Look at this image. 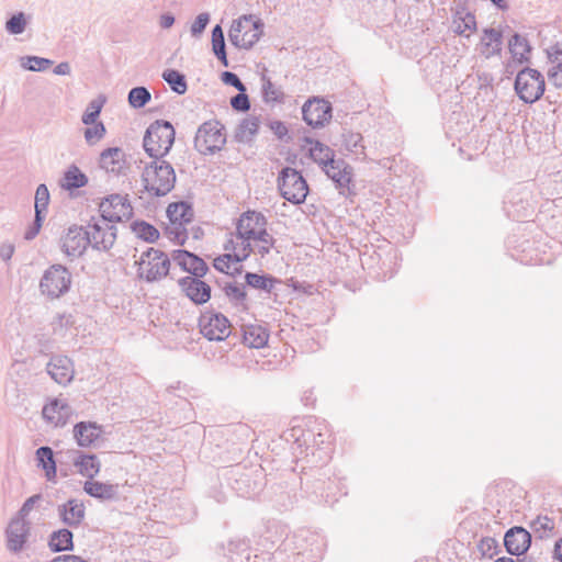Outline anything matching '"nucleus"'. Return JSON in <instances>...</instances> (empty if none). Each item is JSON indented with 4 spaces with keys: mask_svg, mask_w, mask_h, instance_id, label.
<instances>
[{
    "mask_svg": "<svg viewBox=\"0 0 562 562\" xmlns=\"http://www.w3.org/2000/svg\"><path fill=\"white\" fill-rule=\"evenodd\" d=\"M151 159L140 175L144 189L153 196H165L175 188V169L165 158Z\"/></svg>",
    "mask_w": 562,
    "mask_h": 562,
    "instance_id": "nucleus-1",
    "label": "nucleus"
},
{
    "mask_svg": "<svg viewBox=\"0 0 562 562\" xmlns=\"http://www.w3.org/2000/svg\"><path fill=\"white\" fill-rule=\"evenodd\" d=\"M175 136L176 132L170 122L157 120L145 132L144 150L150 158H165L175 143Z\"/></svg>",
    "mask_w": 562,
    "mask_h": 562,
    "instance_id": "nucleus-2",
    "label": "nucleus"
},
{
    "mask_svg": "<svg viewBox=\"0 0 562 562\" xmlns=\"http://www.w3.org/2000/svg\"><path fill=\"white\" fill-rule=\"evenodd\" d=\"M263 22L254 14H245L234 20L228 32L229 42L243 49H250L263 33Z\"/></svg>",
    "mask_w": 562,
    "mask_h": 562,
    "instance_id": "nucleus-3",
    "label": "nucleus"
},
{
    "mask_svg": "<svg viewBox=\"0 0 562 562\" xmlns=\"http://www.w3.org/2000/svg\"><path fill=\"white\" fill-rule=\"evenodd\" d=\"M137 277L148 283L158 282L166 278L170 270V259L166 252L153 247L143 251L135 261Z\"/></svg>",
    "mask_w": 562,
    "mask_h": 562,
    "instance_id": "nucleus-4",
    "label": "nucleus"
},
{
    "mask_svg": "<svg viewBox=\"0 0 562 562\" xmlns=\"http://www.w3.org/2000/svg\"><path fill=\"white\" fill-rule=\"evenodd\" d=\"M514 88L520 100L531 104L543 95L546 82L540 71L527 67L517 74Z\"/></svg>",
    "mask_w": 562,
    "mask_h": 562,
    "instance_id": "nucleus-5",
    "label": "nucleus"
},
{
    "mask_svg": "<svg viewBox=\"0 0 562 562\" xmlns=\"http://www.w3.org/2000/svg\"><path fill=\"white\" fill-rule=\"evenodd\" d=\"M226 143L224 126L218 121L204 122L196 131L194 148L202 155L220 151Z\"/></svg>",
    "mask_w": 562,
    "mask_h": 562,
    "instance_id": "nucleus-6",
    "label": "nucleus"
},
{
    "mask_svg": "<svg viewBox=\"0 0 562 562\" xmlns=\"http://www.w3.org/2000/svg\"><path fill=\"white\" fill-rule=\"evenodd\" d=\"M278 189L281 195L293 204H301L308 193V186L300 171L284 167L278 177Z\"/></svg>",
    "mask_w": 562,
    "mask_h": 562,
    "instance_id": "nucleus-7",
    "label": "nucleus"
},
{
    "mask_svg": "<svg viewBox=\"0 0 562 562\" xmlns=\"http://www.w3.org/2000/svg\"><path fill=\"white\" fill-rule=\"evenodd\" d=\"M71 285V273L63 265H52L45 270L41 281L40 291L48 299H58L66 294Z\"/></svg>",
    "mask_w": 562,
    "mask_h": 562,
    "instance_id": "nucleus-8",
    "label": "nucleus"
},
{
    "mask_svg": "<svg viewBox=\"0 0 562 562\" xmlns=\"http://www.w3.org/2000/svg\"><path fill=\"white\" fill-rule=\"evenodd\" d=\"M90 246L97 250H109L116 239V227L101 214L91 217L86 227Z\"/></svg>",
    "mask_w": 562,
    "mask_h": 562,
    "instance_id": "nucleus-9",
    "label": "nucleus"
},
{
    "mask_svg": "<svg viewBox=\"0 0 562 562\" xmlns=\"http://www.w3.org/2000/svg\"><path fill=\"white\" fill-rule=\"evenodd\" d=\"M31 522L22 516L13 517L5 530V548L12 554H18L26 549L31 536Z\"/></svg>",
    "mask_w": 562,
    "mask_h": 562,
    "instance_id": "nucleus-10",
    "label": "nucleus"
},
{
    "mask_svg": "<svg viewBox=\"0 0 562 562\" xmlns=\"http://www.w3.org/2000/svg\"><path fill=\"white\" fill-rule=\"evenodd\" d=\"M201 334L211 341L225 340L231 334V324L225 315L204 312L199 318Z\"/></svg>",
    "mask_w": 562,
    "mask_h": 562,
    "instance_id": "nucleus-11",
    "label": "nucleus"
},
{
    "mask_svg": "<svg viewBox=\"0 0 562 562\" xmlns=\"http://www.w3.org/2000/svg\"><path fill=\"white\" fill-rule=\"evenodd\" d=\"M100 214L112 224L127 221L133 215V207L127 195L111 194L99 205Z\"/></svg>",
    "mask_w": 562,
    "mask_h": 562,
    "instance_id": "nucleus-12",
    "label": "nucleus"
},
{
    "mask_svg": "<svg viewBox=\"0 0 562 562\" xmlns=\"http://www.w3.org/2000/svg\"><path fill=\"white\" fill-rule=\"evenodd\" d=\"M267 226V217L257 211L244 212L236 223L237 231L241 232L243 235L251 243L256 241L263 233L268 231Z\"/></svg>",
    "mask_w": 562,
    "mask_h": 562,
    "instance_id": "nucleus-13",
    "label": "nucleus"
},
{
    "mask_svg": "<svg viewBox=\"0 0 562 562\" xmlns=\"http://www.w3.org/2000/svg\"><path fill=\"white\" fill-rule=\"evenodd\" d=\"M302 114L307 125L323 127L331 119V105L323 99L314 98L304 103Z\"/></svg>",
    "mask_w": 562,
    "mask_h": 562,
    "instance_id": "nucleus-14",
    "label": "nucleus"
},
{
    "mask_svg": "<svg viewBox=\"0 0 562 562\" xmlns=\"http://www.w3.org/2000/svg\"><path fill=\"white\" fill-rule=\"evenodd\" d=\"M90 246L86 228L81 226H71L61 238V249L69 257L81 256L87 247Z\"/></svg>",
    "mask_w": 562,
    "mask_h": 562,
    "instance_id": "nucleus-15",
    "label": "nucleus"
},
{
    "mask_svg": "<svg viewBox=\"0 0 562 562\" xmlns=\"http://www.w3.org/2000/svg\"><path fill=\"white\" fill-rule=\"evenodd\" d=\"M202 277H184L178 284L182 292L195 304L201 305L211 299V286L201 280Z\"/></svg>",
    "mask_w": 562,
    "mask_h": 562,
    "instance_id": "nucleus-16",
    "label": "nucleus"
},
{
    "mask_svg": "<svg viewBox=\"0 0 562 562\" xmlns=\"http://www.w3.org/2000/svg\"><path fill=\"white\" fill-rule=\"evenodd\" d=\"M99 166L108 173L125 175L128 169L126 154L120 147H110L100 154Z\"/></svg>",
    "mask_w": 562,
    "mask_h": 562,
    "instance_id": "nucleus-17",
    "label": "nucleus"
},
{
    "mask_svg": "<svg viewBox=\"0 0 562 562\" xmlns=\"http://www.w3.org/2000/svg\"><path fill=\"white\" fill-rule=\"evenodd\" d=\"M531 544V535L522 527H513L505 532L504 546L510 555L520 557Z\"/></svg>",
    "mask_w": 562,
    "mask_h": 562,
    "instance_id": "nucleus-18",
    "label": "nucleus"
},
{
    "mask_svg": "<svg viewBox=\"0 0 562 562\" xmlns=\"http://www.w3.org/2000/svg\"><path fill=\"white\" fill-rule=\"evenodd\" d=\"M223 249L233 256L234 263H240L252 252V243L248 240L241 232L236 229L235 233L228 234Z\"/></svg>",
    "mask_w": 562,
    "mask_h": 562,
    "instance_id": "nucleus-19",
    "label": "nucleus"
},
{
    "mask_svg": "<svg viewBox=\"0 0 562 562\" xmlns=\"http://www.w3.org/2000/svg\"><path fill=\"white\" fill-rule=\"evenodd\" d=\"M173 261L183 270L189 272L190 277H204L209 271L205 261L199 256L182 249L172 252Z\"/></svg>",
    "mask_w": 562,
    "mask_h": 562,
    "instance_id": "nucleus-20",
    "label": "nucleus"
},
{
    "mask_svg": "<svg viewBox=\"0 0 562 562\" xmlns=\"http://www.w3.org/2000/svg\"><path fill=\"white\" fill-rule=\"evenodd\" d=\"M47 373L60 385H67L74 379L72 361L66 356H56L47 363Z\"/></svg>",
    "mask_w": 562,
    "mask_h": 562,
    "instance_id": "nucleus-21",
    "label": "nucleus"
},
{
    "mask_svg": "<svg viewBox=\"0 0 562 562\" xmlns=\"http://www.w3.org/2000/svg\"><path fill=\"white\" fill-rule=\"evenodd\" d=\"M323 171L335 182L340 193L349 188L352 179V168L344 159H335Z\"/></svg>",
    "mask_w": 562,
    "mask_h": 562,
    "instance_id": "nucleus-22",
    "label": "nucleus"
},
{
    "mask_svg": "<svg viewBox=\"0 0 562 562\" xmlns=\"http://www.w3.org/2000/svg\"><path fill=\"white\" fill-rule=\"evenodd\" d=\"M57 513L60 520L68 527H78L85 518L86 508L81 501L71 498L58 505Z\"/></svg>",
    "mask_w": 562,
    "mask_h": 562,
    "instance_id": "nucleus-23",
    "label": "nucleus"
},
{
    "mask_svg": "<svg viewBox=\"0 0 562 562\" xmlns=\"http://www.w3.org/2000/svg\"><path fill=\"white\" fill-rule=\"evenodd\" d=\"M74 435L79 446L89 447L101 435V429L95 423L80 422L74 427Z\"/></svg>",
    "mask_w": 562,
    "mask_h": 562,
    "instance_id": "nucleus-24",
    "label": "nucleus"
},
{
    "mask_svg": "<svg viewBox=\"0 0 562 562\" xmlns=\"http://www.w3.org/2000/svg\"><path fill=\"white\" fill-rule=\"evenodd\" d=\"M306 143L311 145L310 157L322 170L335 160V151L329 146L311 138H306Z\"/></svg>",
    "mask_w": 562,
    "mask_h": 562,
    "instance_id": "nucleus-25",
    "label": "nucleus"
},
{
    "mask_svg": "<svg viewBox=\"0 0 562 562\" xmlns=\"http://www.w3.org/2000/svg\"><path fill=\"white\" fill-rule=\"evenodd\" d=\"M71 408L63 398H55L43 408V415L55 425L65 424V418L70 414Z\"/></svg>",
    "mask_w": 562,
    "mask_h": 562,
    "instance_id": "nucleus-26",
    "label": "nucleus"
},
{
    "mask_svg": "<svg viewBox=\"0 0 562 562\" xmlns=\"http://www.w3.org/2000/svg\"><path fill=\"white\" fill-rule=\"evenodd\" d=\"M85 492L99 499H113L117 494V485L88 480L83 485Z\"/></svg>",
    "mask_w": 562,
    "mask_h": 562,
    "instance_id": "nucleus-27",
    "label": "nucleus"
},
{
    "mask_svg": "<svg viewBox=\"0 0 562 562\" xmlns=\"http://www.w3.org/2000/svg\"><path fill=\"white\" fill-rule=\"evenodd\" d=\"M87 184L88 177L76 165L69 166L60 180V187L70 192Z\"/></svg>",
    "mask_w": 562,
    "mask_h": 562,
    "instance_id": "nucleus-28",
    "label": "nucleus"
},
{
    "mask_svg": "<svg viewBox=\"0 0 562 562\" xmlns=\"http://www.w3.org/2000/svg\"><path fill=\"white\" fill-rule=\"evenodd\" d=\"M269 333L260 325H249L244 329V342L250 348H262L267 345Z\"/></svg>",
    "mask_w": 562,
    "mask_h": 562,
    "instance_id": "nucleus-29",
    "label": "nucleus"
},
{
    "mask_svg": "<svg viewBox=\"0 0 562 562\" xmlns=\"http://www.w3.org/2000/svg\"><path fill=\"white\" fill-rule=\"evenodd\" d=\"M259 117L250 115L244 119L236 128L235 138L240 143H250L259 131Z\"/></svg>",
    "mask_w": 562,
    "mask_h": 562,
    "instance_id": "nucleus-30",
    "label": "nucleus"
},
{
    "mask_svg": "<svg viewBox=\"0 0 562 562\" xmlns=\"http://www.w3.org/2000/svg\"><path fill=\"white\" fill-rule=\"evenodd\" d=\"M75 465L78 472L87 476L89 480L93 479L100 471L101 463L94 454H80L75 460Z\"/></svg>",
    "mask_w": 562,
    "mask_h": 562,
    "instance_id": "nucleus-31",
    "label": "nucleus"
},
{
    "mask_svg": "<svg viewBox=\"0 0 562 562\" xmlns=\"http://www.w3.org/2000/svg\"><path fill=\"white\" fill-rule=\"evenodd\" d=\"M72 538V532L63 528L50 535L48 546L53 552L69 551L74 548Z\"/></svg>",
    "mask_w": 562,
    "mask_h": 562,
    "instance_id": "nucleus-32",
    "label": "nucleus"
},
{
    "mask_svg": "<svg viewBox=\"0 0 562 562\" xmlns=\"http://www.w3.org/2000/svg\"><path fill=\"white\" fill-rule=\"evenodd\" d=\"M341 145L347 151L366 159V147L363 145V137L360 133L346 131L341 134Z\"/></svg>",
    "mask_w": 562,
    "mask_h": 562,
    "instance_id": "nucleus-33",
    "label": "nucleus"
},
{
    "mask_svg": "<svg viewBox=\"0 0 562 562\" xmlns=\"http://www.w3.org/2000/svg\"><path fill=\"white\" fill-rule=\"evenodd\" d=\"M37 465L45 471L47 480H52L56 476V462L54 459V452L49 447H41L36 450Z\"/></svg>",
    "mask_w": 562,
    "mask_h": 562,
    "instance_id": "nucleus-34",
    "label": "nucleus"
},
{
    "mask_svg": "<svg viewBox=\"0 0 562 562\" xmlns=\"http://www.w3.org/2000/svg\"><path fill=\"white\" fill-rule=\"evenodd\" d=\"M212 50L218 60L223 64V66L227 67L228 60L226 55L224 32L218 24L215 25L212 30Z\"/></svg>",
    "mask_w": 562,
    "mask_h": 562,
    "instance_id": "nucleus-35",
    "label": "nucleus"
},
{
    "mask_svg": "<svg viewBox=\"0 0 562 562\" xmlns=\"http://www.w3.org/2000/svg\"><path fill=\"white\" fill-rule=\"evenodd\" d=\"M167 216L169 222H180L181 224H188L192 218V210L184 202L171 203L167 207Z\"/></svg>",
    "mask_w": 562,
    "mask_h": 562,
    "instance_id": "nucleus-36",
    "label": "nucleus"
},
{
    "mask_svg": "<svg viewBox=\"0 0 562 562\" xmlns=\"http://www.w3.org/2000/svg\"><path fill=\"white\" fill-rule=\"evenodd\" d=\"M133 233L136 237L147 241L154 243L159 238V231L151 224L145 221H136L131 225Z\"/></svg>",
    "mask_w": 562,
    "mask_h": 562,
    "instance_id": "nucleus-37",
    "label": "nucleus"
},
{
    "mask_svg": "<svg viewBox=\"0 0 562 562\" xmlns=\"http://www.w3.org/2000/svg\"><path fill=\"white\" fill-rule=\"evenodd\" d=\"M486 50L484 54L490 57L493 55H497L502 49V33L496 31L495 29H485L484 36L482 38Z\"/></svg>",
    "mask_w": 562,
    "mask_h": 562,
    "instance_id": "nucleus-38",
    "label": "nucleus"
},
{
    "mask_svg": "<svg viewBox=\"0 0 562 562\" xmlns=\"http://www.w3.org/2000/svg\"><path fill=\"white\" fill-rule=\"evenodd\" d=\"M162 79L170 86L171 90L178 94H184L188 85L184 75L175 69H166L162 72Z\"/></svg>",
    "mask_w": 562,
    "mask_h": 562,
    "instance_id": "nucleus-39",
    "label": "nucleus"
},
{
    "mask_svg": "<svg viewBox=\"0 0 562 562\" xmlns=\"http://www.w3.org/2000/svg\"><path fill=\"white\" fill-rule=\"evenodd\" d=\"M508 46L514 59L519 61L527 60L526 55L530 52V46L525 37L515 33L509 40Z\"/></svg>",
    "mask_w": 562,
    "mask_h": 562,
    "instance_id": "nucleus-40",
    "label": "nucleus"
},
{
    "mask_svg": "<svg viewBox=\"0 0 562 562\" xmlns=\"http://www.w3.org/2000/svg\"><path fill=\"white\" fill-rule=\"evenodd\" d=\"M261 82L262 98L266 103L282 102L284 97L282 90L276 87L266 75L261 76Z\"/></svg>",
    "mask_w": 562,
    "mask_h": 562,
    "instance_id": "nucleus-41",
    "label": "nucleus"
},
{
    "mask_svg": "<svg viewBox=\"0 0 562 562\" xmlns=\"http://www.w3.org/2000/svg\"><path fill=\"white\" fill-rule=\"evenodd\" d=\"M105 103V98L100 95L99 98L89 102L85 113L82 114L81 121L85 125L94 124L101 113V110Z\"/></svg>",
    "mask_w": 562,
    "mask_h": 562,
    "instance_id": "nucleus-42",
    "label": "nucleus"
},
{
    "mask_svg": "<svg viewBox=\"0 0 562 562\" xmlns=\"http://www.w3.org/2000/svg\"><path fill=\"white\" fill-rule=\"evenodd\" d=\"M276 243V238L267 231L256 241H252V252L263 258L274 248Z\"/></svg>",
    "mask_w": 562,
    "mask_h": 562,
    "instance_id": "nucleus-43",
    "label": "nucleus"
},
{
    "mask_svg": "<svg viewBox=\"0 0 562 562\" xmlns=\"http://www.w3.org/2000/svg\"><path fill=\"white\" fill-rule=\"evenodd\" d=\"M184 225L186 224H181L180 222H169V224L165 227V235L169 240L179 245H183L188 238Z\"/></svg>",
    "mask_w": 562,
    "mask_h": 562,
    "instance_id": "nucleus-44",
    "label": "nucleus"
},
{
    "mask_svg": "<svg viewBox=\"0 0 562 562\" xmlns=\"http://www.w3.org/2000/svg\"><path fill=\"white\" fill-rule=\"evenodd\" d=\"M49 191L46 184L42 183L37 187L35 192V215L46 216L47 206L49 204Z\"/></svg>",
    "mask_w": 562,
    "mask_h": 562,
    "instance_id": "nucleus-45",
    "label": "nucleus"
},
{
    "mask_svg": "<svg viewBox=\"0 0 562 562\" xmlns=\"http://www.w3.org/2000/svg\"><path fill=\"white\" fill-rule=\"evenodd\" d=\"M127 99L132 108L140 109L150 101V92L145 87H135L130 90Z\"/></svg>",
    "mask_w": 562,
    "mask_h": 562,
    "instance_id": "nucleus-46",
    "label": "nucleus"
},
{
    "mask_svg": "<svg viewBox=\"0 0 562 562\" xmlns=\"http://www.w3.org/2000/svg\"><path fill=\"white\" fill-rule=\"evenodd\" d=\"M245 278L249 286L254 289L265 290L267 292H270L274 284V280L272 278L252 272H247Z\"/></svg>",
    "mask_w": 562,
    "mask_h": 562,
    "instance_id": "nucleus-47",
    "label": "nucleus"
},
{
    "mask_svg": "<svg viewBox=\"0 0 562 562\" xmlns=\"http://www.w3.org/2000/svg\"><path fill=\"white\" fill-rule=\"evenodd\" d=\"M26 18L23 12L13 14L5 23V30L12 34H22L26 27Z\"/></svg>",
    "mask_w": 562,
    "mask_h": 562,
    "instance_id": "nucleus-48",
    "label": "nucleus"
},
{
    "mask_svg": "<svg viewBox=\"0 0 562 562\" xmlns=\"http://www.w3.org/2000/svg\"><path fill=\"white\" fill-rule=\"evenodd\" d=\"M106 133L102 122H95L85 130V139L89 145H94L101 140Z\"/></svg>",
    "mask_w": 562,
    "mask_h": 562,
    "instance_id": "nucleus-49",
    "label": "nucleus"
},
{
    "mask_svg": "<svg viewBox=\"0 0 562 562\" xmlns=\"http://www.w3.org/2000/svg\"><path fill=\"white\" fill-rule=\"evenodd\" d=\"M530 527L539 535L540 538H542L554 529V521L548 516H538L531 521Z\"/></svg>",
    "mask_w": 562,
    "mask_h": 562,
    "instance_id": "nucleus-50",
    "label": "nucleus"
},
{
    "mask_svg": "<svg viewBox=\"0 0 562 562\" xmlns=\"http://www.w3.org/2000/svg\"><path fill=\"white\" fill-rule=\"evenodd\" d=\"M53 61L47 58L37 56H27L22 59V67L31 71H43L46 70Z\"/></svg>",
    "mask_w": 562,
    "mask_h": 562,
    "instance_id": "nucleus-51",
    "label": "nucleus"
},
{
    "mask_svg": "<svg viewBox=\"0 0 562 562\" xmlns=\"http://www.w3.org/2000/svg\"><path fill=\"white\" fill-rule=\"evenodd\" d=\"M477 549L482 557L492 559L499 552V546L496 539L484 537L477 544Z\"/></svg>",
    "mask_w": 562,
    "mask_h": 562,
    "instance_id": "nucleus-52",
    "label": "nucleus"
},
{
    "mask_svg": "<svg viewBox=\"0 0 562 562\" xmlns=\"http://www.w3.org/2000/svg\"><path fill=\"white\" fill-rule=\"evenodd\" d=\"M237 265L238 263H234V258L228 251H225L224 255L218 256L213 261L214 268L217 271L224 272V273H231V270L237 271L238 270Z\"/></svg>",
    "mask_w": 562,
    "mask_h": 562,
    "instance_id": "nucleus-53",
    "label": "nucleus"
},
{
    "mask_svg": "<svg viewBox=\"0 0 562 562\" xmlns=\"http://www.w3.org/2000/svg\"><path fill=\"white\" fill-rule=\"evenodd\" d=\"M456 32L464 34L465 32H473L476 29L475 15L471 12H465L459 20L454 21Z\"/></svg>",
    "mask_w": 562,
    "mask_h": 562,
    "instance_id": "nucleus-54",
    "label": "nucleus"
},
{
    "mask_svg": "<svg viewBox=\"0 0 562 562\" xmlns=\"http://www.w3.org/2000/svg\"><path fill=\"white\" fill-rule=\"evenodd\" d=\"M210 22V14L200 13L191 24L190 32L193 37H200Z\"/></svg>",
    "mask_w": 562,
    "mask_h": 562,
    "instance_id": "nucleus-55",
    "label": "nucleus"
},
{
    "mask_svg": "<svg viewBox=\"0 0 562 562\" xmlns=\"http://www.w3.org/2000/svg\"><path fill=\"white\" fill-rule=\"evenodd\" d=\"M231 105L236 111L246 112L250 109V101L245 92H239L231 99Z\"/></svg>",
    "mask_w": 562,
    "mask_h": 562,
    "instance_id": "nucleus-56",
    "label": "nucleus"
},
{
    "mask_svg": "<svg viewBox=\"0 0 562 562\" xmlns=\"http://www.w3.org/2000/svg\"><path fill=\"white\" fill-rule=\"evenodd\" d=\"M225 294L236 302H243L246 299V292L244 285L238 284H227L224 288Z\"/></svg>",
    "mask_w": 562,
    "mask_h": 562,
    "instance_id": "nucleus-57",
    "label": "nucleus"
},
{
    "mask_svg": "<svg viewBox=\"0 0 562 562\" xmlns=\"http://www.w3.org/2000/svg\"><path fill=\"white\" fill-rule=\"evenodd\" d=\"M221 78L225 85L236 88L239 92L246 91L245 85L241 82V80L236 74L232 71H224Z\"/></svg>",
    "mask_w": 562,
    "mask_h": 562,
    "instance_id": "nucleus-58",
    "label": "nucleus"
},
{
    "mask_svg": "<svg viewBox=\"0 0 562 562\" xmlns=\"http://www.w3.org/2000/svg\"><path fill=\"white\" fill-rule=\"evenodd\" d=\"M41 499V495H33L29 497L20 510L18 512L16 516H22L24 519H26V516L30 514V512L33 509L34 505Z\"/></svg>",
    "mask_w": 562,
    "mask_h": 562,
    "instance_id": "nucleus-59",
    "label": "nucleus"
},
{
    "mask_svg": "<svg viewBox=\"0 0 562 562\" xmlns=\"http://www.w3.org/2000/svg\"><path fill=\"white\" fill-rule=\"evenodd\" d=\"M44 218V216L35 215L33 225L25 232L24 238L26 240H32L35 238L42 227Z\"/></svg>",
    "mask_w": 562,
    "mask_h": 562,
    "instance_id": "nucleus-60",
    "label": "nucleus"
},
{
    "mask_svg": "<svg viewBox=\"0 0 562 562\" xmlns=\"http://www.w3.org/2000/svg\"><path fill=\"white\" fill-rule=\"evenodd\" d=\"M548 76L550 80L553 81L554 86L562 87V63L554 64V66L549 69Z\"/></svg>",
    "mask_w": 562,
    "mask_h": 562,
    "instance_id": "nucleus-61",
    "label": "nucleus"
},
{
    "mask_svg": "<svg viewBox=\"0 0 562 562\" xmlns=\"http://www.w3.org/2000/svg\"><path fill=\"white\" fill-rule=\"evenodd\" d=\"M548 57L552 64L562 63V43H557L548 49Z\"/></svg>",
    "mask_w": 562,
    "mask_h": 562,
    "instance_id": "nucleus-62",
    "label": "nucleus"
},
{
    "mask_svg": "<svg viewBox=\"0 0 562 562\" xmlns=\"http://www.w3.org/2000/svg\"><path fill=\"white\" fill-rule=\"evenodd\" d=\"M269 126L279 139H283V137L288 134V127L281 121H271Z\"/></svg>",
    "mask_w": 562,
    "mask_h": 562,
    "instance_id": "nucleus-63",
    "label": "nucleus"
},
{
    "mask_svg": "<svg viewBox=\"0 0 562 562\" xmlns=\"http://www.w3.org/2000/svg\"><path fill=\"white\" fill-rule=\"evenodd\" d=\"M14 254V246L11 243H3L0 246V258L4 261H8L12 258Z\"/></svg>",
    "mask_w": 562,
    "mask_h": 562,
    "instance_id": "nucleus-64",
    "label": "nucleus"
}]
</instances>
